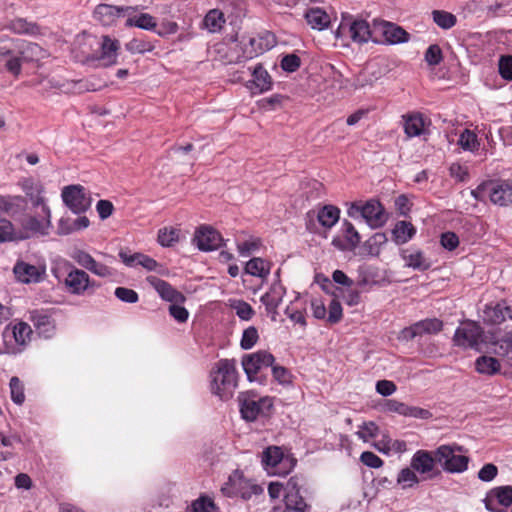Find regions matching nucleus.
Returning a JSON list of instances; mask_svg holds the SVG:
<instances>
[{
	"label": "nucleus",
	"mask_w": 512,
	"mask_h": 512,
	"mask_svg": "<svg viewBox=\"0 0 512 512\" xmlns=\"http://www.w3.org/2000/svg\"><path fill=\"white\" fill-rule=\"evenodd\" d=\"M131 7H119L101 2L94 10V17L104 26H110L119 18L129 15Z\"/></svg>",
	"instance_id": "nucleus-24"
},
{
	"label": "nucleus",
	"mask_w": 512,
	"mask_h": 512,
	"mask_svg": "<svg viewBox=\"0 0 512 512\" xmlns=\"http://www.w3.org/2000/svg\"><path fill=\"white\" fill-rule=\"evenodd\" d=\"M231 307L235 311L236 315L244 321H249L255 314L254 309L252 306L243 301V300H236L231 304Z\"/></svg>",
	"instance_id": "nucleus-59"
},
{
	"label": "nucleus",
	"mask_w": 512,
	"mask_h": 512,
	"mask_svg": "<svg viewBox=\"0 0 512 512\" xmlns=\"http://www.w3.org/2000/svg\"><path fill=\"white\" fill-rule=\"evenodd\" d=\"M315 282L321 287V289L333 296L332 299L340 298L343 294V290L340 287H335L333 281H331L328 277L323 274H316Z\"/></svg>",
	"instance_id": "nucleus-51"
},
{
	"label": "nucleus",
	"mask_w": 512,
	"mask_h": 512,
	"mask_svg": "<svg viewBox=\"0 0 512 512\" xmlns=\"http://www.w3.org/2000/svg\"><path fill=\"white\" fill-rule=\"evenodd\" d=\"M273 408L271 397H260L254 394H247L240 399V413L244 420L252 422L259 417H266Z\"/></svg>",
	"instance_id": "nucleus-8"
},
{
	"label": "nucleus",
	"mask_w": 512,
	"mask_h": 512,
	"mask_svg": "<svg viewBox=\"0 0 512 512\" xmlns=\"http://www.w3.org/2000/svg\"><path fill=\"white\" fill-rule=\"evenodd\" d=\"M66 266L67 273L64 277H61L56 270H52L65 292L74 296H85L93 294L95 289L99 288L100 285L92 280L86 271L76 268L71 263H67Z\"/></svg>",
	"instance_id": "nucleus-2"
},
{
	"label": "nucleus",
	"mask_w": 512,
	"mask_h": 512,
	"mask_svg": "<svg viewBox=\"0 0 512 512\" xmlns=\"http://www.w3.org/2000/svg\"><path fill=\"white\" fill-rule=\"evenodd\" d=\"M310 506L301 495L285 494L284 508H275L273 512H309Z\"/></svg>",
	"instance_id": "nucleus-33"
},
{
	"label": "nucleus",
	"mask_w": 512,
	"mask_h": 512,
	"mask_svg": "<svg viewBox=\"0 0 512 512\" xmlns=\"http://www.w3.org/2000/svg\"><path fill=\"white\" fill-rule=\"evenodd\" d=\"M432 18L434 23L441 29L448 30L456 25V16L444 10H433Z\"/></svg>",
	"instance_id": "nucleus-48"
},
{
	"label": "nucleus",
	"mask_w": 512,
	"mask_h": 512,
	"mask_svg": "<svg viewBox=\"0 0 512 512\" xmlns=\"http://www.w3.org/2000/svg\"><path fill=\"white\" fill-rule=\"evenodd\" d=\"M415 234V227L407 221H398L392 229V238L397 245L409 242Z\"/></svg>",
	"instance_id": "nucleus-32"
},
{
	"label": "nucleus",
	"mask_w": 512,
	"mask_h": 512,
	"mask_svg": "<svg viewBox=\"0 0 512 512\" xmlns=\"http://www.w3.org/2000/svg\"><path fill=\"white\" fill-rule=\"evenodd\" d=\"M340 218V210L334 205H324L317 212V220L324 228H332Z\"/></svg>",
	"instance_id": "nucleus-38"
},
{
	"label": "nucleus",
	"mask_w": 512,
	"mask_h": 512,
	"mask_svg": "<svg viewBox=\"0 0 512 512\" xmlns=\"http://www.w3.org/2000/svg\"><path fill=\"white\" fill-rule=\"evenodd\" d=\"M380 282V277L375 268L371 266H361L358 268V284L373 285Z\"/></svg>",
	"instance_id": "nucleus-50"
},
{
	"label": "nucleus",
	"mask_w": 512,
	"mask_h": 512,
	"mask_svg": "<svg viewBox=\"0 0 512 512\" xmlns=\"http://www.w3.org/2000/svg\"><path fill=\"white\" fill-rule=\"evenodd\" d=\"M248 487L251 488L252 493L257 494L260 488L257 485H249L248 480H246L240 471H234L228 478L227 482H225L221 488V491L224 495L228 497H241L243 499H248L251 496V493L248 491Z\"/></svg>",
	"instance_id": "nucleus-14"
},
{
	"label": "nucleus",
	"mask_w": 512,
	"mask_h": 512,
	"mask_svg": "<svg viewBox=\"0 0 512 512\" xmlns=\"http://www.w3.org/2000/svg\"><path fill=\"white\" fill-rule=\"evenodd\" d=\"M10 397L14 404L22 405L25 402L24 385L21 380L13 376L9 382Z\"/></svg>",
	"instance_id": "nucleus-52"
},
{
	"label": "nucleus",
	"mask_w": 512,
	"mask_h": 512,
	"mask_svg": "<svg viewBox=\"0 0 512 512\" xmlns=\"http://www.w3.org/2000/svg\"><path fill=\"white\" fill-rule=\"evenodd\" d=\"M378 432V426L374 422L370 421L363 422V424L359 426V429L356 432V434L364 442H369L371 439L375 438L378 435Z\"/></svg>",
	"instance_id": "nucleus-62"
},
{
	"label": "nucleus",
	"mask_w": 512,
	"mask_h": 512,
	"mask_svg": "<svg viewBox=\"0 0 512 512\" xmlns=\"http://www.w3.org/2000/svg\"><path fill=\"white\" fill-rule=\"evenodd\" d=\"M354 210L359 211L364 221L373 229L384 226L388 220L383 206L376 200L367 201L361 207L354 202Z\"/></svg>",
	"instance_id": "nucleus-16"
},
{
	"label": "nucleus",
	"mask_w": 512,
	"mask_h": 512,
	"mask_svg": "<svg viewBox=\"0 0 512 512\" xmlns=\"http://www.w3.org/2000/svg\"><path fill=\"white\" fill-rule=\"evenodd\" d=\"M28 319L40 337L49 339L53 337L56 331L55 321L48 311L43 309H34L28 312Z\"/></svg>",
	"instance_id": "nucleus-20"
},
{
	"label": "nucleus",
	"mask_w": 512,
	"mask_h": 512,
	"mask_svg": "<svg viewBox=\"0 0 512 512\" xmlns=\"http://www.w3.org/2000/svg\"><path fill=\"white\" fill-rule=\"evenodd\" d=\"M179 236V229L164 227L158 231L157 241L162 247H171L179 241Z\"/></svg>",
	"instance_id": "nucleus-47"
},
{
	"label": "nucleus",
	"mask_w": 512,
	"mask_h": 512,
	"mask_svg": "<svg viewBox=\"0 0 512 512\" xmlns=\"http://www.w3.org/2000/svg\"><path fill=\"white\" fill-rule=\"evenodd\" d=\"M345 225V234L343 236H335L332 240L333 246L339 250H349L352 248V224L346 222Z\"/></svg>",
	"instance_id": "nucleus-56"
},
{
	"label": "nucleus",
	"mask_w": 512,
	"mask_h": 512,
	"mask_svg": "<svg viewBox=\"0 0 512 512\" xmlns=\"http://www.w3.org/2000/svg\"><path fill=\"white\" fill-rule=\"evenodd\" d=\"M147 281L151 284V286L157 291L159 296L170 303H183L185 302V296L177 291L171 284L167 281L162 280L155 276H149Z\"/></svg>",
	"instance_id": "nucleus-26"
},
{
	"label": "nucleus",
	"mask_w": 512,
	"mask_h": 512,
	"mask_svg": "<svg viewBox=\"0 0 512 512\" xmlns=\"http://www.w3.org/2000/svg\"><path fill=\"white\" fill-rule=\"evenodd\" d=\"M20 241L21 236L18 233V228L10 220L0 217V244Z\"/></svg>",
	"instance_id": "nucleus-43"
},
{
	"label": "nucleus",
	"mask_w": 512,
	"mask_h": 512,
	"mask_svg": "<svg viewBox=\"0 0 512 512\" xmlns=\"http://www.w3.org/2000/svg\"><path fill=\"white\" fill-rule=\"evenodd\" d=\"M114 295L124 303L133 304L139 300L138 293L135 290L126 287H117L114 291Z\"/></svg>",
	"instance_id": "nucleus-64"
},
{
	"label": "nucleus",
	"mask_w": 512,
	"mask_h": 512,
	"mask_svg": "<svg viewBox=\"0 0 512 512\" xmlns=\"http://www.w3.org/2000/svg\"><path fill=\"white\" fill-rule=\"evenodd\" d=\"M401 257L405 261V265L414 270L425 271L431 266L424 254L419 250L411 253H408L407 250H402Z\"/></svg>",
	"instance_id": "nucleus-36"
},
{
	"label": "nucleus",
	"mask_w": 512,
	"mask_h": 512,
	"mask_svg": "<svg viewBox=\"0 0 512 512\" xmlns=\"http://www.w3.org/2000/svg\"><path fill=\"white\" fill-rule=\"evenodd\" d=\"M501 369V365L498 359L492 356H480L475 360V370L483 375H494L497 374Z\"/></svg>",
	"instance_id": "nucleus-42"
},
{
	"label": "nucleus",
	"mask_w": 512,
	"mask_h": 512,
	"mask_svg": "<svg viewBox=\"0 0 512 512\" xmlns=\"http://www.w3.org/2000/svg\"><path fill=\"white\" fill-rule=\"evenodd\" d=\"M437 459L434 451L425 449L417 450L410 459V465L416 471L422 481H431L441 477L442 472L437 467Z\"/></svg>",
	"instance_id": "nucleus-9"
},
{
	"label": "nucleus",
	"mask_w": 512,
	"mask_h": 512,
	"mask_svg": "<svg viewBox=\"0 0 512 512\" xmlns=\"http://www.w3.org/2000/svg\"><path fill=\"white\" fill-rule=\"evenodd\" d=\"M52 214L50 209L36 211L34 215H28L21 221L18 233L21 241L34 236H47L52 228Z\"/></svg>",
	"instance_id": "nucleus-7"
},
{
	"label": "nucleus",
	"mask_w": 512,
	"mask_h": 512,
	"mask_svg": "<svg viewBox=\"0 0 512 512\" xmlns=\"http://www.w3.org/2000/svg\"><path fill=\"white\" fill-rule=\"evenodd\" d=\"M259 339V333L256 327L249 326L246 328L240 340V346L244 350H249L257 343Z\"/></svg>",
	"instance_id": "nucleus-61"
},
{
	"label": "nucleus",
	"mask_w": 512,
	"mask_h": 512,
	"mask_svg": "<svg viewBox=\"0 0 512 512\" xmlns=\"http://www.w3.org/2000/svg\"><path fill=\"white\" fill-rule=\"evenodd\" d=\"M335 46L350 47L352 43V19L343 17L338 28L334 32Z\"/></svg>",
	"instance_id": "nucleus-34"
},
{
	"label": "nucleus",
	"mask_w": 512,
	"mask_h": 512,
	"mask_svg": "<svg viewBox=\"0 0 512 512\" xmlns=\"http://www.w3.org/2000/svg\"><path fill=\"white\" fill-rule=\"evenodd\" d=\"M21 188L24 191L27 198L30 200L31 205L34 209H50V207L47 204V199L44 195V185L40 181H36L32 178H25L21 182Z\"/></svg>",
	"instance_id": "nucleus-22"
},
{
	"label": "nucleus",
	"mask_w": 512,
	"mask_h": 512,
	"mask_svg": "<svg viewBox=\"0 0 512 512\" xmlns=\"http://www.w3.org/2000/svg\"><path fill=\"white\" fill-rule=\"evenodd\" d=\"M286 294V288L281 281H274L269 290L260 298L261 303L265 306L267 314L272 321L277 320L278 307L282 303L283 297Z\"/></svg>",
	"instance_id": "nucleus-19"
},
{
	"label": "nucleus",
	"mask_w": 512,
	"mask_h": 512,
	"mask_svg": "<svg viewBox=\"0 0 512 512\" xmlns=\"http://www.w3.org/2000/svg\"><path fill=\"white\" fill-rule=\"evenodd\" d=\"M271 264L260 258L254 257L250 259L245 265V272L249 275L266 279L270 274Z\"/></svg>",
	"instance_id": "nucleus-39"
},
{
	"label": "nucleus",
	"mask_w": 512,
	"mask_h": 512,
	"mask_svg": "<svg viewBox=\"0 0 512 512\" xmlns=\"http://www.w3.org/2000/svg\"><path fill=\"white\" fill-rule=\"evenodd\" d=\"M493 352L502 359L512 361V331L504 333L492 343Z\"/></svg>",
	"instance_id": "nucleus-37"
},
{
	"label": "nucleus",
	"mask_w": 512,
	"mask_h": 512,
	"mask_svg": "<svg viewBox=\"0 0 512 512\" xmlns=\"http://www.w3.org/2000/svg\"><path fill=\"white\" fill-rule=\"evenodd\" d=\"M384 74L381 61L373 59L368 61L362 70L359 72L356 78V86L364 87L366 85H372L375 81L380 79Z\"/></svg>",
	"instance_id": "nucleus-28"
},
{
	"label": "nucleus",
	"mask_w": 512,
	"mask_h": 512,
	"mask_svg": "<svg viewBox=\"0 0 512 512\" xmlns=\"http://www.w3.org/2000/svg\"><path fill=\"white\" fill-rule=\"evenodd\" d=\"M215 504L208 496H200L188 507L189 512H213Z\"/></svg>",
	"instance_id": "nucleus-57"
},
{
	"label": "nucleus",
	"mask_w": 512,
	"mask_h": 512,
	"mask_svg": "<svg viewBox=\"0 0 512 512\" xmlns=\"http://www.w3.org/2000/svg\"><path fill=\"white\" fill-rule=\"evenodd\" d=\"M443 323L437 318H427L420 320L401 331V336L405 340H412L418 336L438 333L442 330Z\"/></svg>",
	"instance_id": "nucleus-21"
},
{
	"label": "nucleus",
	"mask_w": 512,
	"mask_h": 512,
	"mask_svg": "<svg viewBox=\"0 0 512 512\" xmlns=\"http://www.w3.org/2000/svg\"><path fill=\"white\" fill-rule=\"evenodd\" d=\"M387 241L384 233H375L365 242V249L369 255L376 256L380 252V246Z\"/></svg>",
	"instance_id": "nucleus-58"
},
{
	"label": "nucleus",
	"mask_w": 512,
	"mask_h": 512,
	"mask_svg": "<svg viewBox=\"0 0 512 512\" xmlns=\"http://www.w3.org/2000/svg\"><path fill=\"white\" fill-rule=\"evenodd\" d=\"M61 197L64 204L74 213L86 212L92 204L91 197L81 185H68L62 189Z\"/></svg>",
	"instance_id": "nucleus-10"
},
{
	"label": "nucleus",
	"mask_w": 512,
	"mask_h": 512,
	"mask_svg": "<svg viewBox=\"0 0 512 512\" xmlns=\"http://www.w3.org/2000/svg\"><path fill=\"white\" fill-rule=\"evenodd\" d=\"M259 45L257 46V50L252 53V55H260L264 52L272 49L276 45V38L274 34L271 32L265 31L262 34L256 36Z\"/></svg>",
	"instance_id": "nucleus-54"
},
{
	"label": "nucleus",
	"mask_w": 512,
	"mask_h": 512,
	"mask_svg": "<svg viewBox=\"0 0 512 512\" xmlns=\"http://www.w3.org/2000/svg\"><path fill=\"white\" fill-rule=\"evenodd\" d=\"M424 59L430 66L440 64L443 60V54L440 46L437 44L430 45L424 54Z\"/></svg>",
	"instance_id": "nucleus-63"
},
{
	"label": "nucleus",
	"mask_w": 512,
	"mask_h": 512,
	"mask_svg": "<svg viewBox=\"0 0 512 512\" xmlns=\"http://www.w3.org/2000/svg\"><path fill=\"white\" fill-rule=\"evenodd\" d=\"M118 256L121 261L130 268L141 266L147 271H154L158 266L156 260L140 252L131 253L129 250H120Z\"/></svg>",
	"instance_id": "nucleus-27"
},
{
	"label": "nucleus",
	"mask_w": 512,
	"mask_h": 512,
	"mask_svg": "<svg viewBox=\"0 0 512 512\" xmlns=\"http://www.w3.org/2000/svg\"><path fill=\"white\" fill-rule=\"evenodd\" d=\"M382 34L389 44H401L410 40V34L395 23L384 21L382 23Z\"/></svg>",
	"instance_id": "nucleus-30"
},
{
	"label": "nucleus",
	"mask_w": 512,
	"mask_h": 512,
	"mask_svg": "<svg viewBox=\"0 0 512 512\" xmlns=\"http://www.w3.org/2000/svg\"><path fill=\"white\" fill-rule=\"evenodd\" d=\"M238 386V372L234 359H220L210 372V389L222 401L231 399Z\"/></svg>",
	"instance_id": "nucleus-1"
},
{
	"label": "nucleus",
	"mask_w": 512,
	"mask_h": 512,
	"mask_svg": "<svg viewBox=\"0 0 512 512\" xmlns=\"http://www.w3.org/2000/svg\"><path fill=\"white\" fill-rule=\"evenodd\" d=\"M132 10L127 15L126 26H135L144 30H153L156 27V21L153 16L147 13H139L131 16Z\"/></svg>",
	"instance_id": "nucleus-44"
},
{
	"label": "nucleus",
	"mask_w": 512,
	"mask_h": 512,
	"mask_svg": "<svg viewBox=\"0 0 512 512\" xmlns=\"http://www.w3.org/2000/svg\"><path fill=\"white\" fill-rule=\"evenodd\" d=\"M205 27L210 32H218L223 27V24L225 23L224 15L221 11L217 9L210 10L204 20Z\"/></svg>",
	"instance_id": "nucleus-49"
},
{
	"label": "nucleus",
	"mask_w": 512,
	"mask_h": 512,
	"mask_svg": "<svg viewBox=\"0 0 512 512\" xmlns=\"http://www.w3.org/2000/svg\"><path fill=\"white\" fill-rule=\"evenodd\" d=\"M271 87L272 78L268 71L261 64H256L252 68V79L247 82V88L256 95L269 91Z\"/></svg>",
	"instance_id": "nucleus-25"
},
{
	"label": "nucleus",
	"mask_w": 512,
	"mask_h": 512,
	"mask_svg": "<svg viewBox=\"0 0 512 512\" xmlns=\"http://www.w3.org/2000/svg\"><path fill=\"white\" fill-rule=\"evenodd\" d=\"M32 329L26 322L19 321L5 327L3 337V352L9 355L22 353L28 346Z\"/></svg>",
	"instance_id": "nucleus-6"
},
{
	"label": "nucleus",
	"mask_w": 512,
	"mask_h": 512,
	"mask_svg": "<svg viewBox=\"0 0 512 512\" xmlns=\"http://www.w3.org/2000/svg\"><path fill=\"white\" fill-rule=\"evenodd\" d=\"M23 202L24 198L22 196L0 195V212L14 216L21 210V204Z\"/></svg>",
	"instance_id": "nucleus-46"
},
{
	"label": "nucleus",
	"mask_w": 512,
	"mask_h": 512,
	"mask_svg": "<svg viewBox=\"0 0 512 512\" xmlns=\"http://www.w3.org/2000/svg\"><path fill=\"white\" fill-rule=\"evenodd\" d=\"M471 195L477 201H490L499 206L512 204V184L506 181H486L479 184L471 191Z\"/></svg>",
	"instance_id": "nucleus-4"
},
{
	"label": "nucleus",
	"mask_w": 512,
	"mask_h": 512,
	"mask_svg": "<svg viewBox=\"0 0 512 512\" xmlns=\"http://www.w3.org/2000/svg\"><path fill=\"white\" fill-rule=\"evenodd\" d=\"M404 119V132L409 137L420 136L424 132V118L420 113H413L403 116Z\"/></svg>",
	"instance_id": "nucleus-35"
},
{
	"label": "nucleus",
	"mask_w": 512,
	"mask_h": 512,
	"mask_svg": "<svg viewBox=\"0 0 512 512\" xmlns=\"http://www.w3.org/2000/svg\"><path fill=\"white\" fill-rule=\"evenodd\" d=\"M458 144L467 151H474L478 148L477 135L465 129L461 132L458 139Z\"/></svg>",
	"instance_id": "nucleus-60"
},
{
	"label": "nucleus",
	"mask_w": 512,
	"mask_h": 512,
	"mask_svg": "<svg viewBox=\"0 0 512 512\" xmlns=\"http://www.w3.org/2000/svg\"><path fill=\"white\" fill-rule=\"evenodd\" d=\"M15 279L22 284H37L46 277V264L39 262L30 264L24 260H17L13 267Z\"/></svg>",
	"instance_id": "nucleus-11"
},
{
	"label": "nucleus",
	"mask_w": 512,
	"mask_h": 512,
	"mask_svg": "<svg viewBox=\"0 0 512 512\" xmlns=\"http://www.w3.org/2000/svg\"><path fill=\"white\" fill-rule=\"evenodd\" d=\"M372 38V32L368 22L354 19V42H368Z\"/></svg>",
	"instance_id": "nucleus-53"
},
{
	"label": "nucleus",
	"mask_w": 512,
	"mask_h": 512,
	"mask_svg": "<svg viewBox=\"0 0 512 512\" xmlns=\"http://www.w3.org/2000/svg\"><path fill=\"white\" fill-rule=\"evenodd\" d=\"M397 485L403 490L416 487L422 482L421 477L418 476L416 471L410 465L409 467L402 468L396 478Z\"/></svg>",
	"instance_id": "nucleus-41"
},
{
	"label": "nucleus",
	"mask_w": 512,
	"mask_h": 512,
	"mask_svg": "<svg viewBox=\"0 0 512 512\" xmlns=\"http://www.w3.org/2000/svg\"><path fill=\"white\" fill-rule=\"evenodd\" d=\"M483 321L490 325H499L506 320H512V306L506 301L485 305L482 314Z\"/></svg>",
	"instance_id": "nucleus-23"
},
{
	"label": "nucleus",
	"mask_w": 512,
	"mask_h": 512,
	"mask_svg": "<svg viewBox=\"0 0 512 512\" xmlns=\"http://www.w3.org/2000/svg\"><path fill=\"white\" fill-rule=\"evenodd\" d=\"M453 341L458 347L477 349L483 341V330L476 322L468 321L456 329Z\"/></svg>",
	"instance_id": "nucleus-12"
},
{
	"label": "nucleus",
	"mask_w": 512,
	"mask_h": 512,
	"mask_svg": "<svg viewBox=\"0 0 512 512\" xmlns=\"http://www.w3.org/2000/svg\"><path fill=\"white\" fill-rule=\"evenodd\" d=\"M18 48L22 59L28 62L38 61L46 56V51L37 43L22 41Z\"/></svg>",
	"instance_id": "nucleus-40"
},
{
	"label": "nucleus",
	"mask_w": 512,
	"mask_h": 512,
	"mask_svg": "<svg viewBox=\"0 0 512 512\" xmlns=\"http://www.w3.org/2000/svg\"><path fill=\"white\" fill-rule=\"evenodd\" d=\"M119 49L120 43L117 39L107 35L102 37L99 59L104 66H111L117 63Z\"/></svg>",
	"instance_id": "nucleus-29"
},
{
	"label": "nucleus",
	"mask_w": 512,
	"mask_h": 512,
	"mask_svg": "<svg viewBox=\"0 0 512 512\" xmlns=\"http://www.w3.org/2000/svg\"><path fill=\"white\" fill-rule=\"evenodd\" d=\"M9 29L16 34L37 35L40 33L36 23L28 22L24 18H16L9 24Z\"/></svg>",
	"instance_id": "nucleus-45"
},
{
	"label": "nucleus",
	"mask_w": 512,
	"mask_h": 512,
	"mask_svg": "<svg viewBox=\"0 0 512 512\" xmlns=\"http://www.w3.org/2000/svg\"><path fill=\"white\" fill-rule=\"evenodd\" d=\"M307 24L314 30L323 31L331 23L330 15L321 8H310L304 15Z\"/></svg>",
	"instance_id": "nucleus-31"
},
{
	"label": "nucleus",
	"mask_w": 512,
	"mask_h": 512,
	"mask_svg": "<svg viewBox=\"0 0 512 512\" xmlns=\"http://www.w3.org/2000/svg\"><path fill=\"white\" fill-rule=\"evenodd\" d=\"M155 48L154 44L143 38H133L126 44V49L131 53L144 54L151 52Z\"/></svg>",
	"instance_id": "nucleus-55"
},
{
	"label": "nucleus",
	"mask_w": 512,
	"mask_h": 512,
	"mask_svg": "<svg viewBox=\"0 0 512 512\" xmlns=\"http://www.w3.org/2000/svg\"><path fill=\"white\" fill-rule=\"evenodd\" d=\"M312 314L316 319H326L329 323H338L342 318V306L337 299H330L328 311L325 302L320 298L311 301Z\"/></svg>",
	"instance_id": "nucleus-17"
},
{
	"label": "nucleus",
	"mask_w": 512,
	"mask_h": 512,
	"mask_svg": "<svg viewBox=\"0 0 512 512\" xmlns=\"http://www.w3.org/2000/svg\"><path fill=\"white\" fill-rule=\"evenodd\" d=\"M466 450L456 443L442 444L434 450V456L442 470L449 474H461L468 470L470 457L462 454Z\"/></svg>",
	"instance_id": "nucleus-3"
},
{
	"label": "nucleus",
	"mask_w": 512,
	"mask_h": 512,
	"mask_svg": "<svg viewBox=\"0 0 512 512\" xmlns=\"http://www.w3.org/2000/svg\"><path fill=\"white\" fill-rule=\"evenodd\" d=\"M275 362L274 356L266 351L247 354L242 358V367L249 381L257 380V374L264 368L271 367Z\"/></svg>",
	"instance_id": "nucleus-13"
},
{
	"label": "nucleus",
	"mask_w": 512,
	"mask_h": 512,
	"mask_svg": "<svg viewBox=\"0 0 512 512\" xmlns=\"http://www.w3.org/2000/svg\"><path fill=\"white\" fill-rule=\"evenodd\" d=\"M223 242L221 234L209 225H201L197 228L192 239V243L203 252L217 250Z\"/></svg>",
	"instance_id": "nucleus-15"
},
{
	"label": "nucleus",
	"mask_w": 512,
	"mask_h": 512,
	"mask_svg": "<svg viewBox=\"0 0 512 512\" xmlns=\"http://www.w3.org/2000/svg\"><path fill=\"white\" fill-rule=\"evenodd\" d=\"M484 504L490 512H506V508L512 505V487L501 486L490 490Z\"/></svg>",
	"instance_id": "nucleus-18"
},
{
	"label": "nucleus",
	"mask_w": 512,
	"mask_h": 512,
	"mask_svg": "<svg viewBox=\"0 0 512 512\" xmlns=\"http://www.w3.org/2000/svg\"><path fill=\"white\" fill-rule=\"evenodd\" d=\"M260 459L262 468L271 476H286L296 464L293 458L284 454L281 447L274 445L266 447Z\"/></svg>",
	"instance_id": "nucleus-5"
}]
</instances>
